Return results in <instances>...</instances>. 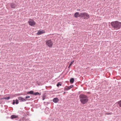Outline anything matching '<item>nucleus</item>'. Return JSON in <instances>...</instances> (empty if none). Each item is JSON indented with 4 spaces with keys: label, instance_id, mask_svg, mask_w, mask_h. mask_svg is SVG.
<instances>
[{
    "label": "nucleus",
    "instance_id": "nucleus-4",
    "mask_svg": "<svg viewBox=\"0 0 121 121\" xmlns=\"http://www.w3.org/2000/svg\"><path fill=\"white\" fill-rule=\"evenodd\" d=\"M46 45L49 48H51L53 44V41L51 39L47 40L45 41Z\"/></svg>",
    "mask_w": 121,
    "mask_h": 121
},
{
    "label": "nucleus",
    "instance_id": "nucleus-8",
    "mask_svg": "<svg viewBox=\"0 0 121 121\" xmlns=\"http://www.w3.org/2000/svg\"><path fill=\"white\" fill-rule=\"evenodd\" d=\"M80 14H79V13L78 12L74 14V17L76 18H77L78 17H80Z\"/></svg>",
    "mask_w": 121,
    "mask_h": 121
},
{
    "label": "nucleus",
    "instance_id": "nucleus-15",
    "mask_svg": "<svg viewBox=\"0 0 121 121\" xmlns=\"http://www.w3.org/2000/svg\"><path fill=\"white\" fill-rule=\"evenodd\" d=\"M34 95H40V94L38 92H36V93H34Z\"/></svg>",
    "mask_w": 121,
    "mask_h": 121
},
{
    "label": "nucleus",
    "instance_id": "nucleus-12",
    "mask_svg": "<svg viewBox=\"0 0 121 121\" xmlns=\"http://www.w3.org/2000/svg\"><path fill=\"white\" fill-rule=\"evenodd\" d=\"M59 101V99L58 98H54L53 99V101L55 103H57Z\"/></svg>",
    "mask_w": 121,
    "mask_h": 121
},
{
    "label": "nucleus",
    "instance_id": "nucleus-23",
    "mask_svg": "<svg viewBox=\"0 0 121 121\" xmlns=\"http://www.w3.org/2000/svg\"><path fill=\"white\" fill-rule=\"evenodd\" d=\"M107 114H108V115H111V114H112V113H108Z\"/></svg>",
    "mask_w": 121,
    "mask_h": 121
},
{
    "label": "nucleus",
    "instance_id": "nucleus-25",
    "mask_svg": "<svg viewBox=\"0 0 121 121\" xmlns=\"http://www.w3.org/2000/svg\"><path fill=\"white\" fill-rule=\"evenodd\" d=\"M66 92H64L63 93V94H65V93Z\"/></svg>",
    "mask_w": 121,
    "mask_h": 121
},
{
    "label": "nucleus",
    "instance_id": "nucleus-1",
    "mask_svg": "<svg viewBox=\"0 0 121 121\" xmlns=\"http://www.w3.org/2000/svg\"><path fill=\"white\" fill-rule=\"evenodd\" d=\"M111 24L112 27L116 30L120 29L121 27V22L118 21L112 22Z\"/></svg>",
    "mask_w": 121,
    "mask_h": 121
},
{
    "label": "nucleus",
    "instance_id": "nucleus-10",
    "mask_svg": "<svg viewBox=\"0 0 121 121\" xmlns=\"http://www.w3.org/2000/svg\"><path fill=\"white\" fill-rule=\"evenodd\" d=\"M16 6V4H14L12 3L11 4V7L12 8H15Z\"/></svg>",
    "mask_w": 121,
    "mask_h": 121
},
{
    "label": "nucleus",
    "instance_id": "nucleus-6",
    "mask_svg": "<svg viewBox=\"0 0 121 121\" xmlns=\"http://www.w3.org/2000/svg\"><path fill=\"white\" fill-rule=\"evenodd\" d=\"M45 33L44 30H39L38 31L37 33V34L38 35H41L42 34Z\"/></svg>",
    "mask_w": 121,
    "mask_h": 121
},
{
    "label": "nucleus",
    "instance_id": "nucleus-3",
    "mask_svg": "<svg viewBox=\"0 0 121 121\" xmlns=\"http://www.w3.org/2000/svg\"><path fill=\"white\" fill-rule=\"evenodd\" d=\"M80 17H82L84 19H87L89 18V15L87 13H80Z\"/></svg>",
    "mask_w": 121,
    "mask_h": 121
},
{
    "label": "nucleus",
    "instance_id": "nucleus-17",
    "mask_svg": "<svg viewBox=\"0 0 121 121\" xmlns=\"http://www.w3.org/2000/svg\"><path fill=\"white\" fill-rule=\"evenodd\" d=\"M10 98V97H7L4 98H3V99H7V100H8Z\"/></svg>",
    "mask_w": 121,
    "mask_h": 121
},
{
    "label": "nucleus",
    "instance_id": "nucleus-27",
    "mask_svg": "<svg viewBox=\"0 0 121 121\" xmlns=\"http://www.w3.org/2000/svg\"><path fill=\"white\" fill-rule=\"evenodd\" d=\"M85 98H83V99H85ZM86 99H87V98H86Z\"/></svg>",
    "mask_w": 121,
    "mask_h": 121
},
{
    "label": "nucleus",
    "instance_id": "nucleus-18",
    "mask_svg": "<svg viewBox=\"0 0 121 121\" xmlns=\"http://www.w3.org/2000/svg\"><path fill=\"white\" fill-rule=\"evenodd\" d=\"M61 84L60 83H58L57 84V86L58 87L59 86H61Z\"/></svg>",
    "mask_w": 121,
    "mask_h": 121
},
{
    "label": "nucleus",
    "instance_id": "nucleus-14",
    "mask_svg": "<svg viewBox=\"0 0 121 121\" xmlns=\"http://www.w3.org/2000/svg\"><path fill=\"white\" fill-rule=\"evenodd\" d=\"M74 81V79L73 78H71L70 80V82L71 83H73Z\"/></svg>",
    "mask_w": 121,
    "mask_h": 121
},
{
    "label": "nucleus",
    "instance_id": "nucleus-9",
    "mask_svg": "<svg viewBox=\"0 0 121 121\" xmlns=\"http://www.w3.org/2000/svg\"><path fill=\"white\" fill-rule=\"evenodd\" d=\"M73 86V85H71V86L68 87H67L65 88V90L66 91H67L72 88Z\"/></svg>",
    "mask_w": 121,
    "mask_h": 121
},
{
    "label": "nucleus",
    "instance_id": "nucleus-13",
    "mask_svg": "<svg viewBox=\"0 0 121 121\" xmlns=\"http://www.w3.org/2000/svg\"><path fill=\"white\" fill-rule=\"evenodd\" d=\"M27 93L28 94H34V92H33V91H30L29 92H27Z\"/></svg>",
    "mask_w": 121,
    "mask_h": 121
},
{
    "label": "nucleus",
    "instance_id": "nucleus-2",
    "mask_svg": "<svg viewBox=\"0 0 121 121\" xmlns=\"http://www.w3.org/2000/svg\"><path fill=\"white\" fill-rule=\"evenodd\" d=\"M79 98L80 99V101L81 103L84 104L86 103L88 101V99H83V98H87V96L81 94L79 96Z\"/></svg>",
    "mask_w": 121,
    "mask_h": 121
},
{
    "label": "nucleus",
    "instance_id": "nucleus-22",
    "mask_svg": "<svg viewBox=\"0 0 121 121\" xmlns=\"http://www.w3.org/2000/svg\"><path fill=\"white\" fill-rule=\"evenodd\" d=\"M15 101L14 100H13V104H15Z\"/></svg>",
    "mask_w": 121,
    "mask_h": 121
},
{
    "label": "nucleus",
    "instance_id": "nucleus-5",
    "mask_svg": "<svg viewBox=\"0 0 121 121\" xmlns=\"http://www.w3.org/2000/svg\"><path fill=\"white\" fill-rule=\"evenodd\" d=\"M28 21V23L29 25L31 26H34L36 24L35 22L32 20H30Z\"/></svg>",
    "mask_w": 121,
    "mask_h": 121
},
{
    "label": "nucleus",
    "instance_id": "nucleus-11",
    "mask_svg": "<svg viewBox=\"0 0 121 121\" xmlns=\"http://www.w3.org/2000/svg\"><path fill=\"white\" fill-rule=\"evenodd\" d=\"M18 117V116L17 115H12L11 117V118L12 119Z\"/></svg>",
    "mask_w": 121,
    "mask_h": 121
},
{
    "label": "nucleus",
    "instance_id": "nucleus-24",
    "mask_svg": "<svg viewBox=\"0 0 121 121\" xmlns=\"http://www.w3.org/2000/svg\"><path fill=\"white\" fill-rule=\"evenodd\" d=\"M71 66V65H69V66L68 68H69V67H70Z\"/></svg>",
    "mask_w": 121,
    "mask_h": 121
},
{
    "label": "nucleus",
    "instance_id": "nucleus-21",
    "mask_svg": "<svg viewBox=\"0 0 121 121\" xmlns=\"http://www.w3.org/2000/svg\"><path fill=\"white\" fill-rule=\"evenodd\" d=\"M30 97L29 96H26L25 97L26 99L29 98H30Z\"/></svg>",
    "mask_w": 121,
    "mask_h": 121
},
{
    "label": "nucleus",
    "instance_id": "nucleus-26",
    "mask_svg": "<svg viewBox=\"0 0 121 121\" xmlns=\"http://www.w3.org/2000/svg\"><path fill=\"white\" fill-rule=\"evenodd\" d=\"M105 23V24L106 25H107V23Z\"/></svg>",
    "mask_w": 121,
    "mask_h": 121
},
{
    "label": "nucleus",
    "instance_id": "nucleus-16",
    "mask_svg": "<svg viewBox=\"0 0 121 121\" xmlns=\"http://www.w3.org/2000/svg\"><path fill=\"white\" fill-rule=\"evenodd\" d=\"M118 103L119 104L120 107H121V100L118 101Z\"/></svg>",
    "mask_w": 121,
    "mask_h": 121
},
{
    "label": "nucleus",
    "instance_id": "nucleus-28",
    "mask_svg": "<svg viewBox=\"0 0 121 121\" xmlns=\"http://www.w3.org/2000/svg\"><path fill=\"white\" fill-rule=\"evenodd\" d=\"M44 99L43 98V100H44Z\"/></svg>",
    "mask_w": 121,
    "mask_h": 121
},
{
    "label": "nucleus",
    "instance_id": "nucleus-7",
    "mask_svg": "<svg viewBox=\"0 0 121 121\" xmlns=\"http://www.w3.org/2000/svg\"><path fill=\"white\" fill-rule=\"evenodd\" d=\"M18 99L21 102L25 101L27 100V99H24L22 97H19L18 98Z\"/></svg>",
    "mask_w": 121,
    "mask_h": 121
},
{
    "label": "nucleus",
    "instance_id": "nucleus-19",
    "mask_svg": "<svg viewBox=\"0 0 121 121\" xmlns=\"http://www.w3.org/2000/svg\"><path fill=\"white\" fill-rule=\"evenodd\" d=\"M16 102H15L16 104H18V100L17 99H16Z\"/></svg>",
    "mask_w": 121,
    "mask_h": 121
},
{
    "label": "nucleus",
    "instance_id": "nucleus-20",
    "mask_svg": "<svg viewBox=\"0 0 121 121\" xmlns=\"http://www.w3.org/2000/svg\"><path fill=\"white\" fill-rule=\"evenodd\" d=\"M74 62V60H73V61H71L70 64V65H71Z\"/></svg>",
    "mask_w": 121,
    "mask_h": 121
}]
</instances>
